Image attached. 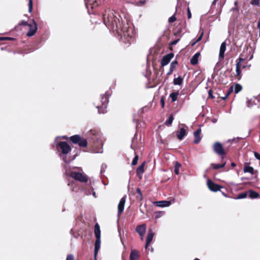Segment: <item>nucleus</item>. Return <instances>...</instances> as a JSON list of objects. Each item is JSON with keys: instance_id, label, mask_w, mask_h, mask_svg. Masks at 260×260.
Segmentation results:
<instances>
[{"instance_id": "f257e3e1", "label": "nucleus", "mask_w": 260, "mask_h": 260, "mask_svg": "<svg viewBox=\"0 0 260 260\" xmlns=\"http://www.w3.org/2000/svg\"><path fill=\"white\" fill-rule=\"evenodd\" d=\"M104 23L110 30L115 31L123 43L131 44L135 41V34L132 27L123 20L118 13L110 10L106 11L103 15Z\"/></svg>"}, {"instance_id": "f03ea898", "label": "nucleus", "mask_w": 260, "mask_h": 260, "mask_svg": "<svg viewBox=\"0 0 260 260\" xmlns=\"http://www.w3.org/2000/svg\"><path fill=\"white\" fill-rule=\"evenodd\" d=\"M109 102V95L103 94L101 96V100L96 102L94 105L98 109L99 113H105L106 112V109Z\"/></svg>"}, {"instance_id": "7ed1b4c3", "label": "nucleus", "mask_w": 260, "mask_h": 260, "mask_svg": "<svg viewBox=\"0 0 260 260\" xmlns=\"http://www.w3.org/2000/svg\"><path fill=\"white\" fill-rule=\"evenodd\" d=\"M63 138L66 140H69L72 143L78 144L80 147H85L87 146V141L86 139L81 137L79 135H75L69 138L64 136Z\"/></svg>"}, {"instance_id": "20e7f679", "label": "nucleus", "mask_w": 260, "mask_h": 260, "mask_svg": "<svg viewBox=\"0 0 260 260\" xmlns=\"http://www.w3.org/2000/svg\"><path fill=\"white\" fill-rule=\"evenodd\" d=\"M70 176L75 180L78 181L81 183H86L88 181V177L85 174L73 171L70 173Z\"/></svg>"}, {"instance_id": "39448f33", "label": "nucleus", "mask_w": 260, "mask_h": 260, "mask_svg": "<svg viewBox=\"0 0 260 260\" xmlns=\"http://www.w3.org/2000/svg\"><path fill=\"white\" fill-rule=\"evenodd\" d=\"M213 149L216 154L221 157V159L223 160L224 156L226 155V152L222 145L219 142H216L213 145Z\"/></svg>"}, {"instance_id": "423d86ee", "label": "nucleus", "mask_w": 260, "mask_h": 260, "mask_svg": "<svg viewBox=\"0 0 260 260\" xmlns=\"http://www.w3.org/2000/svg\"><path fill=\"white\" fill-rule=\"evenodd\" d=\"M28 26L29 27V30L26 33V36L28 37H32L36 34L38 29L37 23L34 19H31L28 23Z\"/></svg>"}, {"instance_id": "0eeeda50", "label": "nucleus", "mask_w": 260, "mask_h": 260, "mask_svg": "<svg viewBox=\"0 0 260 260\" xmlns=\"http://www.w3.org/2000/svg\"><path fill=\"white\" fill-rule=\"evenodd\" d=\"M57 148L60 150L61 153L67 154L71 151L70 146L66 142H59L57 144Z\"/></svg>"}, {"instance_id": "6e6552de", "label": "nucleus", "mask_w": 260, "mask_h": 260, "mask_svg": "<svg viewBox=\"0 0 260 260\" xmlns=\"http://www.w3.org/2000/svg\"><path fill=\"white\" fill-rule=\"evenodd\" d=\"M207 184L208 188L212 191L216 192L220 190L223 187L220 185L215 183L214 182L208 179L207 181Z\"/></svg>"}, {"instance_id": "1a4fd4ad", "label": "nucleus", "mask_w": 260, "mask_h": 260, "mask_svg": "<svg viewBox=\"0 0 260 260\" xmlns=\"http://www.w3.org/2000/svg\"><path fill=\"white\" fill-rule=\"evenodd\" d=\"M174 57V54L173 53H170L169 54H167V55H165L161 60V66L162 67H164L166 65H167L169 62L170 61L171 59Z\"/></svg>"}, {"instance_id": "9d476101", "label": "nucleus", "mask_w": 260, "mask_h": 260, "mask_svg": "<svg viewBox=\"0 0 260 260\" xmlns=\"http://www.w3.org/2000/svg\"><path fill=\"white\" fill-rule=\"evenodd\" d=\"M147 226L145 223L137 226L136 232L142 238L146 231Z\"/></svg>"}, {"instance_id": "9b49d317", "label": "nucleus", "mask_w": 260, "mask_h": 260, "mask_svg": "<svg viewBox=\"0 0 260 260\" xmlns=\"http://www.w3.org/2000/svg\"><path fill=\"white\" fill-rule=\"evenodd\" d=\"M125 200H126L125 197H122L120 200V202L118 205L117 214H118V216H120L123 211L124 208V205H125Z\"/></svg>"}, {"instance_id": "f8f14e48", "label": "nucleus", "mask_w": 260, "mask_h": 260, "mask_svg": "<svg viewBox=\"0 0 260 260\" xmlns=\"http://www.w3.org/2000/svg\"><path fill=\"white\" fill-rule=\"evenodd\" d=\"M145 165V161H144L137 169L136 174L137 176L141 179L142 178V175L145 172L144 167Z\"/></svg>"}, {"instance_id": "ddd939ff", "label": "nucleus", "mask_w": 260, "mask_h": 260, "mask_svg": "<svg viewBox=\"0 0 260 260\" xmlns=\"http://www.w3.org/2000/svg\"><path fill=\"white\" fill-rule=\"evenodd\" d=\"M201 129L198 128L197 131H196L193 133L194 136V140L193 143L196 144H197L200 143L201 140Z\"/></svg>"}, {"instance_id": "4468645a", "label": "nucleus", "mask_w": 260, "mask_h": 260, "mask_svg": "<svg viewBox=\"0 0 260 260\" xmlns=\"http://www.w3.org/2000/svg\"><path fill=\"white\" fill-rule=\"evenodd\" d=\"M177 137L179 140H182L187 135L186 129L185 127H181L180 131L176 132Z\"/></svg>"}, {"instance_id": "2eb2a0df", "label": "nucleus", "mask_w": 260, "mask_h": 260, "mask_svg": "<svg viewBox=\"0 0 260 260\" xmlns=\"http://www.w3.org/2000/svg\"><path fill=\"white\" fill-rule=\"evenodd\" d=\"M153 204L159 207H165L169 206L171 202L169 201H161L154 202Z\"/></svg>"}, {"instance_id": "dca6fc26", "label": "nucleus", "mask_w": 260, "mask_h": 260, "mask_svg": "<svg viewBox=\"0 0 260 260\" xmlns=\"http://www.w3.org/2000/svg\"><path fill=\"white\" fill-rule=\"evenodd\" d=\"M226 43L223 42L221 43L219 54V58L220 59H223L224 57V52L226 50Z\"/></svg>"}, {"instance_id": "f3484780", "label": "nucleus", "mask_w": 260, "mask_h": 260, "mask_svg": "<svg viewBox=\"0 0 260 260\" xmlns=\"http://www.w3.org/2000/svg\"><path fill=\"white\" fill-rule=\"evenodd\" d=\"M242 71L241 69H236V74L234 76L231 75V78H232V80L234 79H236L237 80H240L242 78Z\"/></svg>"}, {"instance_id": "a211bd4d", "label": "nucleus", "mask_w": 260, "mask_h": 260, "mask_svg": "<svg viewBox=\"0 0 260 260\" xmlns=\"http://www.w3.org/2000/svg\"><path fill=\"white\" fill-rule=\"evenodd\" d=\"M154 236V233L151 231H149L146 238V242L145 244V248L147 249L149 244L152 241Z\"/></svg>"}, {"instance_id": "6ab92c4d", "label": "nucleus", "mask_w": 260, "mask_h": 260, "mask_svg": "<svg viewBox=\"0 0 260 260\" xmlns=\"http://www.w3.org/2000/svg\"><path fill=\"white\" fill-rule=\"evenodd\" d=\"M90 133L94 137V138H92V139H96L97 140H99V139H100L101 137V133L100 131L98 129H91L90 131Z\"/></svg>"}, {"instance_id": "aec40b11", "label": "nucleus", "mask_w": 260, "mask_h": 260, "mask_svg": "<svg viewBox=\"0 0 260 260\" xmlns=\"http://www.w3.org/2000/svg\"><path fill=\"white\" fill-rule=\"evenodd\" d=\"M139 252L137 250H132L130 253L129 260H138Z\"/></svg>"}, {"instance_id": "412c9836", "label": "nucleus", "mask_w": 260, "mask_h": 260, "mask_svg": "<svg viewBox=\"0 0 260 260\" xmlns=\"http://www.w3.org/2000/svg\"><path fill=\"white\" fill-rule=\"evenodd\" d=\"M200 55V53H196L190 59V63L192 65H196L198 63V58Z\"/></svg>"}, {"instance_id": "4be33fe9", "label": "nucleus", "mask_w": 260, "mask_h": 260, "mask_svg": "<svg viewBox=\"0 0 260 260\" xmlns=\"http://www.w3.org/2000/svg\"><path fill=\"white\" fill-rule=\"evenodd\" d=\"M94 234L96 238H101L100 227L98 223L94 225Z\"/></svg>"}, {"instance_id": "5701e85b", "label": "nucleus", "mask_w": 260, "mask_h": 260, "mask_svg": "<svg viewBox=\"0 0 260 260\" xmlns=\"http://www.w3.org/2000/svg\"><path fill=\"white\" fill-rule=\"evenodd\" d=\"M244 60V59L239 57L236 61V69H241V68H245V66H242V62Z\"/></svg>"}, {"instance_id": "b1692460", "label": "nucleus", "mask_w": 260, "mask_h": 260, "mask_svg": "<svg viewBox=\"0 0 260 260\" xmlns=\"http://www.w3.org/2000/svg\"><path fill=\"white\" fill-rule=\"evenodd\" d=\"M226 165V162L224 161L221 164H211V166L214 170H217L220 168H222L224 167Z\"/></svg>"}, {"instance_id": "393cba45", "label": "nucleus", "mask_w": 260, "mask_h": 260, "mask_svg": "<svg viewBox=\"0 0 260 260\" xmlns=\"http://www.w3.org/2000/svg\"><path fill=\"white\" fill-rule=\"evenodd\" d=\"M101 238H96V240L94 244V253L95 255H96L98 250L100 247V243H101Z\"/></svg>"}, {"instance_id": "a878e982", "label": "nucleus", "mask_w": 260, "mask_h": 260, "mask_svg": "<svg viewBox=\"0 0 260 260\" xmlns=\"http://www.w3.org/2000/svg\"><path fill=\"white\" fill-rule=\"evenodd\" d=\"M249 197L251 199H256L258 198L259 196L258 193L252 190H249Z\"/></svg>"}, {"instance_id": "bb28decb", "label": "nucleus", "mask_w": 260, "mask_h": 260, "mask_svg": "<svg viewBox=\"0 0 260 260\" xmlns=\"http://www.w3.org/2000/svg\"><path fill=\"white\" fill-rule=\"evenodd\" d=\"M136 192L138 193V195L136 196L137 199L140 201H142L143 197L141 189L140 188H137L136 189Z\"/></svg>"}, {"instance_id": "cd10ccee", "label": "nucleus", "mask_w": 260, "mask_h": 260, "mask_svg": "<svg viewBox=\"0 0 260 260\" xmlns=\"http://www.w3.org/2000/svg\"><path fill=\"white\" fill-rule=\"evenodd\" d=\"M183 83V78H182L180 76H179L178 78H174L173 80V83L174 85H180Z\"/></svg>"}, {"instance_id": "c85d7f7f", "label": "nucleus", "mask_w": 260, "mask_h": 260, "mask_svg": "<svg viewBox=\"0 0 260 260\" xmlns=\"http://www.w3.org/2000/svg\"><path fill=\"white\" fill-rule=\"evenodd\" d=\"M179 95V91L173 92L170 94V97L172 99L173 102H175L177 100L178 95Z\"/></svg>"}, {"instance_id": "c756f323", "label": "nucleus", "mask_w": 260, "mask_h": 260, "mask_svg": "<svg viewBox=\"0 0 260 260\" xmlns=\"http://www.w3.org/2000/svg\"><path fill=\"white\" fill-rule=\"evenodd\" d=\"M203 32H202L201 33V34L200 35V36L198 38V39H197L196 40H195V41H194V40H192L190 42V45H191V46H194L195 45V44H196L197 42H198L202 40V38H203Z\"/></svg>"}, {"instance_id": "7c9ffc66", "label": "nucleus", "mask_w": 260, "mask_h": 260, "mask_svg": "<svg viewBox=\"0 0 260 260\" xmlns=\"http://www.w3.org/2000/svg\"><path fill=\"white\" fill-rule=\"evenodd\" d=\"M244 172L245 173L248 172L251 174H254V169L250 166H245L244 168Z\"/></svg>"}, {"instance_id": "2f4dec72", "label": "nucleus", "mask_w": 260, "mask_h": 260, "mask_svg": "<svg viewBox=\"0 0 260 260\" xmlns=\"http://www.w3.org/2000/svg\"><path fill=\"white\" fill-rule=\"evenodd\" d=\"M233 87L231 86L228 90L227 92L224 96L221 97L223 100H225L233 92Z\"/></svg>"}, {"instance_id": "473e14b6", "label": "nucleus", "mask_w": 260, "mask_h": 260, "mask_svg": "<svg viewBox=\"0 0 260 260\" xmlns=\"http://www.w3.org/2000/svg\"><path fill=\"white\" fill-rule=\"evenodd\" d=\"M84 190L85 194L88 196L91 194V192L93 190V188L90 184H89L88 188H84Z\"/></svg>"}, {"instance_id": "72a5a7b5", "label": "nucleus", "mask_w": 260, "mask_h": 260, "mask_svg": "<svg viewBox=\"0 0 260 260\" xmlns=\"http://www.w3.org/2000/svg\"><path fill=\"white\" fill-rule=\"evenodd\" d=\"M181 164L178 162H176L174 166V172L177 175L179 173V168L181 167Z\"/></svg>"}, {"instance_id": "f704fd0d", "label": "nucleus", "mask_w": 260, "mask_h": 260, "mask_svg": "<svg viewBox=\"0 0 260 260\" xmlns=\"http://www.w3.org/2000/svg\"><path fill=\"white\" fill-rule=\"evenodd\" d=\"M174 120V117L173 114H171L169 119L166 121L165 124L167 126H170L172 124Z\"/></svg>"}, {"instance_id": "c9c22d12", "label": "nucleus", "mask_w": 260, "mask_h": 260, "mask_svg": "<svg viewBox=\"0 0 260 260\" xmlns=\"http://www.w3.org/2000/svg\"><path fill=\"white\" fill-rule=\"evenodd\" d=\"M164 214H165L164 211L155 212V213H154L155 218V219L159 218L161 217V216H162Z\"/></svg>"}, {"instance_id": "e433bc0d", "label": "nucleus", "mask_w": 260, "mask_h": 260, "mask_svg": "<svg viewBox=\"0 0 260 260\" xmlns=\"http://www.w3.org/2000/svg\"><path fill=\"white\" fill-rule=\"evenodd\" d=\"M242 89V86L240 85L239 84H236L235 86V92L236 93H238L240 92Z\"/></svg>"}, {"instance_id": "4c0bfd02", "label": "nucleus", "mask_w": 260, "mask_h": 260, "mask_svg": "<svg viewBox=\"0 0 260 260\" xmlns=\"http://www.w3.org/2000/svg\"><path fill=\"white\" fill-rule=\"evenodd\" d=\"M247 196V192L245 191L242 193H239L237 197L238 199H244Z\"/></svg>"}, {"instance_id": "58836bf2", "label": "nucleus", "mask_w": 260, "mask_h": 260, "mask_svg": "<svg viewBox=\"0 0 260 260\" xmlns=\"http://www.w3.org/2000/svg\"><path fill=\"white\" fill-rule=\"evenodd\" d=\"M250 4L253 6H259L260 0H251Z\"/></svg>"}, {"instance_id": "ea45409f", "label": "nucleus", "mask_w": 260, "mask_h": 260, "mask_svg": "<svg viewBox=\"0 0 260 260\" xmlns=\"http://www.w3.org/2000/svg\"><path fill=\"white\" fill-rule=\"evenodd\" d=\"M178 64V61L177 60L173 61L170 64V68L174 70Z\"/></svg>"}, {"instance_id": "a19ab883", "label": "nucleus", "mask_w": 260, "mask_h": 260, "mask_svg": "<svg viewBox=\"0 0 260 260\" xmlns=\"http://www.w3.org/2000/svg\"><path fill=\"white\" fill-rule=\"evenodd\" d=\"M138 159H139L138 155H137V154L135 155V156L133 158V160L132 161V166L136 165L137 164Z\"/></svg>"}, {"instance_id": "79ce46f5", "label": "nucleus", "mask_w": 260, "mask_h": 260, "mask_svg": "<svg viewBox=\"0 0 260 260\" xmlns=\"http://www.w3.org/2000/svg\"><path fill=\"white\" fill-rule=\"evenodd\" d=\"M32 11V1L28 0V12L31 13Z\"/></svg>"}, {"instance_id": "37998d69", "label": "nucleus", "mask_w": 260, "mask_h": 260, "mask_svg": "<svg viewBox=\"0 0 260 260\" xmlns=\"http://www.w3.org/2000/svg\"><path fill=\"white\" fill-rule=\"evenodd\" d=\"M176 20V17L175 16V15H173L169 19V23H173L175 22Z\"/></svg>"}, {"instance_id": "c03bdc74", "label": "nucleus", "mask_w": 260, "mask_h": 260, "mask_svg": "<svg viewBox=\"0 0 260 260\" xmlns=\"http://www.w3.org/2000/svg\"><path fill=\"white\" fill-rule=\"evenodd\" d=\"M66 260H75L74 256L72 254H68L67 256Z\"/></svg>"}, {"instance_id": "a18cd8bd", "label": "nucleus", "mask_w": 260, "mask_h": 260, "mask_svg": "<svg viewBox=\"0 0 260 260\" xmlns=\"http://www.w3.org/2000/svg\"><path fill=\"white\" fill-rule=\"evenodd\" d=\"M187 17L188 19H190L191 18V13L189 7L187 8Z\"/></svg>"}, {"instance_id": "49530a36", "label": "nucleus", "mask_w": 260, "mask_h": 260, "mask_svg": "<svg viewBox=\"0 0 260 260\" xmlns=\"http://www.w3.org/2000/svg\"><path fill=\"white\" fill-rule=\"evenodd\" d=\"M179 40H180L179 39L174 40L173 41L171 42L170 45H171V46L175 45L179 42Z\"/></svg>"}, {"instance_id": "de8ad7c7", "label": "nucleus", "mask_w": 260, "mask_h": 260, "mask_svg": "<svg viewBox=\"0 0 260 260\" xmlns=\"http://www.w3.org/2000/svg\"><path fill=\"white\" fill-rule=\"evenodd\" d=\"M208 96H209V98H212V99H214V96L213 95V94H212V90H210L208 91Z\"/></svg>"}, {"instance_id": "09e8293b", "label": "nucleus", "mask_w": 260, "mask_h": 260, "mask_svg": "<svg viewBox=\"0 0 260 260\" xmlns=\"http://www.w3.org/2000/svg\"><path fill=\"white\" fill-rule=\"evenodd\" d=\"M13 38L9 37H0V41L6 40H13Z\"/></svg>"}, {"instance_id": "8fccbe9b", "label": "nucleus", "mask_w": 260, "mask_h": 260, "mask_svg": "<svg viewBox=\"0 0 260 260\" xmlns=\"http://www.w3.org/2000/svg\"><path fill=\"white\" fill-rule=\"evenodd\" d=\"M254 154L256 158H257L258 160H260V154L258 153L254 152Z\"/></svg>"}, {"instance_id": "3c124183", "label": "nucleus", "mask_w": 260, "mask_h": 260, "mask_svg": "<svg viewBox=\"0 0 260 260\" xmlns=\"http://www.w3.org/2000/svg\"><path fill=\"white\" fill-rule=\"evenodd\" d=\"M160 103L162 107H164L165 104V100L163 97H162L160 99Z\"/></svg>"}, {"instance_id": "603ef678", "label": "nucleus", "mask_w": 260, "mask_h": 260, "mask_svg": "<svg viewBox=\"0 0 260 260\" xmlns=\"http://www.w3.org/2000/svg\"><path fill=\"white\" fill-rule=\"evenodd\" d=\"M28 23L26 22V21H22L19 24L20 25H24V26H26V25H27L28 26Z\"/></svg>"}, {"instance_id": "864d4df0", "label": "nucleus", "mask_w": 260, "mask_h": 260, "mask_svg": "<svg viewBox=\"0 0 260 260\" xmlns=\"http://www.w3.org/2000/svg\"><path fill=\"white\" fill-rule=\"evenodd\" d=\"M173 71H174L173 70L170 68L169 72L167 73V75H171L172 73V72H173Z\"/></svg>"}, {"instance_id": "5fc2aeb1", "label": "nucleus", "mask_w": 260, "mask_h": 260, "mask_svg": "<svg viewBox=\"0 0 260 260\" xmlns=\"http://www.w3.org/2000/svg\"><path fill=\"white\" fill-rule=\"evenodd\" d=\"M257 27L259 30V36H260V21H258L257 23Z\"/></svg>"}, {"instance_id": "6e6d98bb", "label": "nucleus", "mask_w": 260, "mask_h": 260, "mask_svg": "<svg viewBox=\"0 0 260 260\" xmlns=\"http://www.w3.org/2000/svg\"><path fill=\"white\" fill-rule=\"evenodd\" d=\"M91 193L92 194V195H93V196L94 197H96V195H95L96 194H95V192L93 190V191H92Z\"/></svg>"}, {"instance_id": "4d7b16f0", "label": "nucleus", "mask_w": 260, "mask_h": 260, "mask_svg": "<svg viewBox=\"0 0 260 260\" xmlns=\"http://www.w3.org/2000/svg\"><path fill=\"white\" fill-rule=\"evenodd\" d=\"M231 166H232V167H235L236 166V164L235 162H232L231 163Z\"/></svg>"}, {"instance_id": "13d9d810", "label": "nucleus", "mask_w": 260, "mask_h": 260, "mask_svg": "<svg viewBox=\"0 0 260 260\" xmlns=\"http://www.w3.org/2000/svg\"><path fill=\"white\" fill-rule=\"evenodd\" d=\"M140 2L142 4H145V1H140Z\"/></svg>"}, {"instance_id": "bf43d9fd", "label": "nucleus", "mask_w": 260, "mask_h": 260, "mask_svg": "<svg viewBox=\"0 0 260 260\" xmlns=\"http://www.w3.org/2000/svg\"><path fill=\"white\" fill-rule=\"evenodd\" d=\"M194 260H200V259L198 258H196Z\"/></svg>"}, {"instance_id": "052dcab7", "label": "nucleus", "mask_w": 260, "mask_h": 260, "mask_svg": "<svg viewBox=\"0 0 260 260\" xmlns=\"http://www.w3.org/2000/svg\"><path fill=\"white\" fill-rule=\"evenodd\" d=\"M177 33H178V34L180 33V30H179Z\"/></svg>"}]
</instances>
